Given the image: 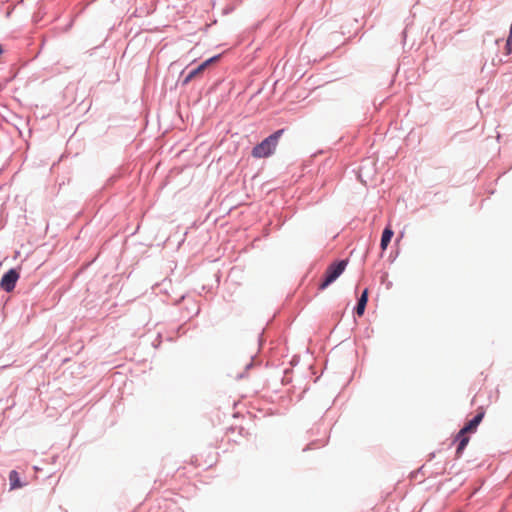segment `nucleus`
I'll use <instances>...</instances> for the list:
<instances>
[{"label":"nucleus","mask_w":512,"mask_h":512,"mask_svg":"<svg viewBox=\"0 0 512 512\" xmlns=\"http://www.w3.org/2000/svg\"><path fill=\"white\" fill-rule=\"evenodd\" d=\"M283 133L284 129H280L265 138L261 143L252 149V156L254 158H267L271 156L274 153L279 139Z\"/></svg>","instance_id":"nucleus-1"},{"label":"nucleus","mask_w":512,"mask_h":512,"mask_svg":"<svg viewBox=\"0 0 512 512\" xmlns=\"http://www.w3.org/2000/svg\"><path fill=\"white\" fill-rule=\"evenodd\" d=\"M484 417V411H479L477 415L471 419L468 423L465 424V426L458 432L456 436V441H458V446L456 453L460 455L467 444L469 443V437L468 433H473L476 431L478 425L481 423L482 419Z\"/></svg>","instance_id":"nucleus-2"},{"label":"nucleus","mask_w":512,"mask_h":512,"mask_svg":"<svg viewBox=\"0 0 512 512\" xmlns=\"http://www.w3.org/2000/svg\"><path fill=\"white\" fill-rule=\"evenodd\" d=\"M348 260H340L331 263L324 273L323 281L319 284V289L324 290L331 285L346 269Z\"/></svg>","instance_id":"nucleus-3"},{"label":"nucleus","mask_w":512,"mask_h":512,"mask_svg":"<svg viewBox=\"0 0 512 512\" xmlns=\"http://www.w3.org/2000/svg\"><path fill=\"white\" fill-rule=\"evenodd\" d=\"M18 279L19 273L15 269H10L3 275L0 287L6 292H11L15 288Z\"/></svg>","instance_id":"nucleus-4"},{"label":"nucleus","mask_w":512,"mask_h":512,"mask_svg":"<svg viewBox=\"0 0 512 512\" xmlns=\"http://www.w3.org/2000/svg\"><path fill=\"white\" fill-rule=\"evenodd\" d=\"M393 235H394V232L390 227H386L384 229V231L382 233V237H381V242H380V247L383 251L387 249Z\"/></svg>","instance_id":"nucleus-5"},{"label":"nucleus","mask_w":512,"mask_h":512,"mask_svg":"<svg viewBox=\"0 0 512 512\" xmlns=\"http://www.w3.org/2000/svg\"><path fill=\"white\" fill-rule=\"evenodd\" d=\"M368 301V290L365 289L361 295V297L358 300L357 306H356V313L358 316H362L365 311V307L367 305Z\"/></svg>","instance_id":"nucleus-6"},{"label":"nucleus","mask_w":512,"mask_h":512,"mask_svg":"<svg viewBox=\"0 0 512 512\" xmlns=\"http://www.w3.org/2000/svg\"><path fill=\"white\" fill-rule=\"evenodd\" d=\"M219 58V56H214L206 61H204L201 65H199L197 68L193 69L192 71H190V73L192 74V76H194L195 78L198 77L199 75H201L203 73V71L213 62H215L217 59Z\"/></svg>","instance_id":"nucleus-7"},{"label":"nucleus","mask_w":512,"mask_h":512,"mask_svg":"<svg viewBox=\"0 0 512 512\" xmlns=\"http://www.w3.org/2000/svg\"><path fill=\"white\" fill-rule=\"evenodd\" d=\"M9 481H10V488L12 490L21 488L23 486V484L20 481L19 474L15 470L10 472Z\"/></svg>","instance_id":"nucleus-8"},{"label":"nucleus","mask_w":512,"mask_h":512,"mask_svg":"<svg viewBox=\"0 0 512 512\" xmlns=\"http://www.w3.org/2000/svg\"><path fill=\"white\" fill-rule=\"evenodd\" d=\"M195 77L192 76V74L189 72L188 75L185 77V79L183 80V85H186L188 84L192 79H194Z\"/></svg>","instance_id":"nucleus-9"}]
</instances>
